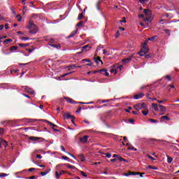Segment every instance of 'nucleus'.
I'll return each mask as SVG.
<instances>
[{
  "label": "nucleus",
  "mask_w": 179,
  "mask_h": 179,
  "mask_svg": "<svg viewBox=\"0 0 179 179\" xmlns=\"http://www.w3.org/2000/svg\"><path fill=\"white\" fill-rule=\"evenodd\" d=\"M149 52V48H148V41H145L143 44V48L140 50V52H138V55L140 57H143V54H148Z\"/></svg>",
  "instance_id": "1"
},
{
  "label": "nucleus",
  "mask_w": 179,
  "mask_h": 179,
  "mask_svg": "<svg viewBox=\"0 0 179 179\" xmlns=\"http://www.w3.org/2000/svg\"><path fill=\"white\" fill-rule=\"evenodd\" d=\"M144 14H145V17L144 18V22H149L150 20V17H152V11L145 9L144 10Z\"/></svg>",
  "instance_id": "2"
},
{
  "label": "nucleus",
  "mask_w": 179,
  "mask_h": 179,
  "mask_svg": "<svg viewBox=\"0 0 179 179\" xmlns=\"http://www.w3.org/2000/svg\"><path fill=\"white\" fill-rule=\"evenodd\" d=\"M134 108H135L136 111H139V110H146V104L145 103H137L134 106Z\"/></svg>",
  "instance_id": "3"
},
{
  "label": "nucleus",
  "mask_w": 179,
  "mask_h": 179,
  "mask_svg": "<svg viewBox=\"0 0 179 179\" xmlns=\"http://www.w3.org/2000/svg\"><path fill=\"white\" fill-rule=\"evenodd\" d=\"M22 88L24 90L26 93H29V94H34L35 93L34 90L29 87L23 86L22 87Z\"/></svg>",
  "instance_id": "4"
},
{
  "label": "nucleus",
  "mask_w": 179,
  "mask_h": 179,
  "mask_svg": "<svg viewBox=\"0 0 179 179\" xmlns=\"http://www.w3.org/2000/svg\"><path fill=\"white\" fill-rule=\"evenodd\" d=\"M97 72H99V73H102L103 75H105V76H109V73L107 71V69H103L99 71H94V73H97Z\"/></svg>",
  "instance_id": "5"
},
{
  "label": "nucleus",
  "mask_w": 179,
  "mask_h": 179,
  "mask_svg": "<svg viewBox=\"0 0 179 179\" xmlns=\"http://www.w3.org/2000/svg\"><path fill=\"white\" fill-rule=\"evenodd\" d=\"M29 30V33H31V34H36L37 31H38V28L37 27V25L35 24V27H32Z\"/></svg>",
  "instance_id": "6"
},
{
  "label": "nucleus",
  "mask_w": 179,
  "mask_h": 179,
  "mask_svg": "<svg viewBox=\"0 0 179 179\" xmlns=\"http://www.w3.org/2000/svg\"><path fill=\"white\" fill-rule=\"evenodd\" d=\"M32 27H36V24H34L33 21L30 20L28 23V25L27 26V29L30 30Z\"/></svg>",
  "instance_id": "7"
},
{
  "label": "nucleus",
  "mask_w": 179,
  "mask_h": 179,
  "mask_svg": "<svg viewBox=\"0 0 179 179\" xmlns=\"http://www.w3.org/2000/svg\"><path fill=\"white\" fill-rule=\"evenodd\" d=\"M89 139V136H84L83 138H80V141L83 143H87V140Z\"/></svg>",
  "instance_id": "8"
},
{
  "label": "nucleus",
  "mask_w": 179,
  "mask_h": 179,
  "mask_svg": "<svg viewBox=\"0 0 179 179\" xmlns=\"http://www.w3.org/2000/svg\"><path fill=\"white\" fill-rule=\"evenodd\" d=\"M132 58H134V57L133 56H130L128 58L122 59L123 64H128V62H131V61H132Z\"/></svg>",
  "instance_id": "9"
},
{
  "label": "nucleus",
  "mask_w": 179,
  "mask_h": 179,
  "mask_svg": "<svg viewBox=\"0 0 179 179\" xmlns=\"http://www.w3.org/2000/svg\"><path fill=\"white\" fill-rule=\"evenodd\" d=\"M143 96H145V94H143V93H138V94L134 95V99L136 100H139V99H142V97H143Z\"/></svg>",
  "instance_id": "10"
},
{
  "label": "nucleus",
  "mask_w": 179,
  "mask_h": 179,
  "mask_svg": "<svg viewBox=\"0 0 179 179\" xmlns=\"http://www.w3.org/2000/svg\"><path fill=\"white\" fill-rule=\"evenodd\" d=\"M64 118H65V120H69V118H73V115H71V114H69V113H66L63 115Z\"/></svg>",
  "instance_id": "11"
},
{
  "label": "nucleus",
  "mask_w": 179,
  "mask_h": 179,
  "mask_svg": "<svg viewBox=\"0 0 179 179\" xmlns=\"http://www.w3.org/2000/svg\"><path fill=\"white\" fill-rule=\"evenodd\" d=\"M159 108L161 113H166L167 111V108L163 105H159Z\"/></svg>",
  "instance_id": "12"
},
{
  "label": "nucleus",
  "mask_w": 179,
  "mask_h": 179,
  "mask_svg": "<svg viewBox=\"0 0 179 179\" xmlns=\"http://www.w3.org/2000/svg\"><path fill=\"white\" fill-rule=\"evenodd\" d=\"M64 173H65L64 171H61L60 173H58V171H56L55 172L56 178L59 179V177H61V176H62Z\"/></svg>",
  "instance_id": "13"
},
{
  "label": "nucleus",
  "mask_w": 179,
  "mask_h": 179,
  "mask_svg": "<svg viewBox=\"0 0 179 179\" xmlns=\"http://www.w3.org/2000/svg\"><path fill=\"white\" fill-rule=\"evenodd\" d=\"M65 100H66L67 103H70L71 104H75V101L69 97H65Z\"/></svg>",
  "instance_id": "14"
},
{
  "label": "nucleus",
  "mask_w": 179,
  "mask_h": 179,
  "mask_svg": "<svg viewBox=\"0 0 179 179\" xmlns=\"http://www.w3.org/2000/svg\"><path fill=\"white\" fill-rule=\"evenodd\" d=\"M50 47H52L53 48H56V50H61V45L59 44H52L50 45Z\"/></svg>",
  "instance_id": "15"
},
{
  "label": "nucleus",
  "mask_w": 179,
  "mask_h": 179,
  "mask_svg": "<svg viewBox=\"0 0 179 179\" xmlns=\"http://www.w3.org/2000/svg\"><path fill=\"white\" fill-rule=\"evenodd\" d=\"M34 50H36V48L33 47V46H30V48H26V50L27 52H29V54H31V52H33V51H34Z\"/></svg>",
  "instance_id": "16"
},
{
  "label": "nucleus",
  "mask_w": 179,
  "mask_h": 179,
  "mask_svg": "<svg viewBox=\"0 0 179 179\" xmlns=\"http://www.w3.org/2000/svg\"><path fill=\"white\" fill-rule=\"evenodd\" d=\"M94 61H95L96 64H100V62H101V64L103 65V62L101 61L100 57L94 58Z\"/></svg>",
  "instance_id": "17"
},
{
  "label": "nucleus",
  "mask_w": 179,
  "mask_h": 179,
  "mask_svg": "<svg viewBox=\"0 0 179 179\" xmlns=\"http://www.w3.org/2000/svg\"><path fill=\"white\" fill-rule=\"evenodd\" d=\"M152 107L154 109L155 111H159V106L156 103H152Z\"/></svg>",
  "instance_id": "18"
},
{
  "label": "nucleus",
  "mask_w": 179,
  "mask_h": 179,
  "mask_svg": "<svg viewBox=\"0 0 179 179\" xmlns=\"http://www.w3.org/2000/svg\"><path fill=\"white\" fill-rule=\"evenodd\" d=\"M161 120L162 121H164V120H166V121H170V117H169V114L165 116L161 117Z\"/></svg>",
  "instance_id": "19"
},
{
  "label": "nucleus",
  "mask_w": 179,
  "mask_h": 179,
  "mask_svg": "<svg viewBox=\"0 0 179 179\" xmlns=\"http://www.w3.org/2000/svg\"><path fill=\"white\" fill-rule=\"evenodd\" d=\"M41 138L40 137H34V136H30L29 137V141H40Z\"/></svg>",
  "instance_id": "20"
},
{
  "label": "nucleus",
  "mask_w": 179,
  "mask_h": 179,
  "mask_svg": "<svg viewBox=\"0 0 179 179\" xmlns=\"http://www.w3.org/2000/svg\"><path fill=\"white\" fill-rule=\"evenodd\" d=\"M148 169H150V170H159V167L153 166H151V165L148 166Z\"/></svg>",
  "instance_id": "21"
},
{
  "label": "nucleus",
  "mask_w": 179,
  "mask_h": 179,
  "mask_svg": "<svg viewBox=\"0 0 179 179\" xmlns=\"http://www.w3.org/2000/svg\"><path fill=\"white\" fill-rule=\"evenodd\" d=\"M144 110L142 111V114H143V115H148V114H149V110H148V108H145V109H143Z\"/></svg>",
  "instance_id": "22"
},
{
  "label": "nucleus",
  "mask_w": 179,
  "mask_h": 179,
  "mask_svg": "<svg viewBox=\"0 0 179 179\" xmlns=\"http://www.w3.org/2000/svg\"><path fill=\"white\" fill-rule=\"evenodd\" d=\"M79 159L81 160V162H85V160H86V158H85V156L82 154L79 155Z\"/></svg>",
  "instance_id": "23"
},
{
  "label": "nucleus",
  "mask_w": 179,
  "mask_h": 179,
  "mask_svg": "<svg viewBox=\"0 0 179 179\" xmlns=\"http://www.w3.org/2000/svg\"><path fill=\"white\" fill-rule=\"evenodd\" d=\"M129 176H139V172L135 173V172H131V171H129Z\"/></svg>",
  "instance_id": "24"
},
{
  "label": "nucleus",
  "mask_w": 179,
  "mask_h": 179,
  "mask_svg": "<svg viewBox=\"0 0 179 179\" xmlns=\"http://www.w3.org/2000/svg\"><path fill=\"white\" fill-rule=\"evenodd\" d=\"M18 45L20 47L24 48V47H28L29 44H27V43H20V44H18Z\"/></svg>",
  "instance_id": "25"
},
{
  "label": "nucleus",
  "mask_w": 179,
  "mask_h": 179,
  "mask_svg": "<svg viewBox=\"0 0 179 179\" xmlns=\"http://www.w3.org/2000/svg\"><path fill=\"white\" fill-rule=\"evenodd\" d=\"M50 171H51V169H49L48 171H45V172H42L41 174V176H47V174H48V173H50Z\"/></svg>",
  "instance_id": "26"
},
{
  "label": "nucleus",
  "mask_w": 179,
  "mask_h": 179,
  "mask_svg": "<svg viewBox=\"0 0 179 179\" xmlns=\"http://www.w3.org/2000/svg\"><path fill=\"white\" fill-rule=\"evenodd\" d=\"M71 73H66L63 75H62L60 77L58 78V80L61 79V78H65V76H68V75H70Z\"/></svg>",
  "instance_id": "27"
},
{
  "label": "nucleus",
  "mask_w": 179,
  "mask_h": 179,
  "mask_svg": "<svg viewBox=\"0 0 179 179\" xmlns=\"http://www.w3.org/2000/svg\"><path fill=\"white\" fill-rule=\"evenodd\" d=\"M12 41H13V40L6 39V40L4 41V44H9V43H12Z\"/></svg>",
  "instance_id": "28"
},
{
  "label": "nucleus",
  "mask_w": 179,
  "mask_h": 179,
  "mask_svg": "<svg viewBox=\"0 0 179 179\" xmlns=\"http://www.w3.org/2000/svg\"><path fill=\"white\" fill-rule=\"evenodd\" d=\"M155 38H156V36H152L151 38H148V40L145 41H155Z\"/></svg>",
  "instance_id": "29"
},
{
  "label": "nucleus",
  "mask_w": 179,
  "mask_h": 179,
  "mask_svg": "<svg viewBox=\"0 0 179 179\" xmlns=\"http://www.w3.org/2000/svg\"><path fill=\"white\" fill-rule=\"evenodd\" d=\"M17 50V46H12L10 48V50L13 52V51H16Z\"/></svg>",
  "instance_id": "30"
},
{
  "label": "nucleus",
  "mask_w": 179,
  "mask_h": 179,
  "mask_svg": "<svg viewBox=\"0 0 179 179\" xmlns=\"http://www.w3.org/2000/svg\"><path fill=\"white\" fill-rule=\"evenodd\" d=\"M8 174L1 173H0V178H3L4 177H8Z\"/></svg>",
  "instance_id": "31"
},
{
  "label": "nucleus",
  "mask_w": 179,
  "mask_h": 179,
  "mask_svg": "<svg viewBox=\"0 0 179 179\" xmlns=\"http://www.w3.org/2000/svg\"><path fill=\"white\" fill-rule=\"evenodd\" d=\"M172 162H173V158H171V157L167 156V162L171 163Z\"/></svg>",
  "instance_id": "32"
},
{
  "label": "nucleus",
  "mask_w": 179,
  "mask_h": 179,
  "mask_svg": "<svg viewBox=\"0 0 179 179\" xmlns=\"http://www.w3.org/2000/svg\"><path fill=\"white\" fill-rule=\"evenodd\" d=\"M78 33V31H73L69 36V37H73V36H75V34H76Z\"/></svg>",
  "instance_id": "33"
},
{
  "label": "nucleus",
  "mask_w": 179,
  "mask_h": 179,
  "mask_svg": "<svg viewBox=\"0 0 179 179\" xmlns=\"http://www.w3.org/2000/svg\"><path fill=\"white\" fill-rule=\"evenodd\" d=\"M64 164H59L56 166V169L58 170L59 169H61V167H63Z\"/></svg>",
  "instance_id": "34"
},
{
  "label": "nucleus",
  "mask_w": 179,
  "mask_h": 179,
  "mask_svg": "<svg viewBox=\"0 0 179 179\" xmlns=\"http://www.w3.org/2000/svg\"><path fill=\"white\" fill-rule=\"evenodd\" d=\"M88 47H89V45H85L84 47H83V48H81L82 52H83L84 51H86V48H87Z\"/></svg>",
  "instance_id": "35"
},
{
  "label": "nucleus",
  "mask_w": 179,
  "mask_h": 179,
  "mask_svg": "<svg viewBox=\"0 0 179 179\" xmlns=\"http://www.w3.org/2000/svg\"><path fill=\"white\" fill-rule=\"evenodd\" d=\"M46 122H48V124L49 125H51V127H57V125H55V124H53L52 122H50V121H46Z\"/></svg>",
  "instance_id": "36"
},
{
  "label": "nucleus",
  "mask_w": 179,
  "mask_h": 179,
  "mask_svg": "<svg viewBox=\"0 0 179 179\" xmlns=\"http://www.w3.org/2000/svg\"><path fill=\"white\" fill-rule=\"evenodd\" d=\"M163 78L167 79V80H169V82H170V80H171V77H170V76H166Z\"/></svg>",
  "instance_id": "37"
},
{
  "label": "nucleus",
  "mask_w": 179,
  "mask_h": 179,
  "mask_svg": "<svg viewBox=\"0 0 179 179\" xmlns=\"http://www.w3.org/2000/svg\"><path fill=\"white\" fill-rule=\"evenodd\" d=\"M68 169H71V170H75L76 169L75 166L72 165H67Z\"/></svg>",
  "instance_id": "38"
},
{
  "label": "nucleus",
  "mask_w": 179,
  "mask_h": 179,
  "mask_svg": "<svg viewBox=\"0 0 179 179\" xmlns=\"http://www.w3.org/2000/svg\"><path fill=\"white\" fill-rule=\"evenodd\" d=\"M18 22H22V17L20 15H16Z\"/></svg>",
  "instance_id": "39"
},
{
  "label": "nucleus",
  "mask_w": 179,
  "mask_h": 179,
  "mask_svg": "<svg viewBox=\"0 0 179 179\" xmlns=\"http://www.w3.org/2000/svg\"><path fill=\"white\" fill-rule=\"evenodd\" d=\"M66 153H67V155H69V156H71V157H73L75 159V160H76V157H75V155H72L70 152H66Z\"/></svg>",
  "instance_id": "40"
},
{
  "label": "nucleus",
  "mask_w": 179,
  "mask_h": 179,
  "mask_svg": "<svg viewBox=\"0 0 179 179\" xmlns=\"http://www.w3.org/2000/svg\"><path fill=\"white\" fill-rule=\"evenodd\" d=\"M129 150H134L135 152H136L137 149L134 148V147H130L127 148Z\"/></svg>",
  "instance_id": "41"
},
{
  "label": "nucleus",
  "mask_w": 179,
  "mask_h": 179,
  "mask_svg": "<svg viewBox=\"0 0 179 179\" xmlns=\"http://www.w3.org/2000/svg\"><path fill=\"white\" fill-rule=\"evenodd\" d=\"M117 69L110 70V73H115V74H117Z\"/></svg>",
  "instance_id": "42"
},
{
  "label": "nucleus",
  "mask_w": 179,
  "mask_h": 179,
  "mask_svg": "<svg viewBox=\"0 0 179 179\" xmlns=\"http://www.w3.org/2000/svg\"><path fill=\"white\" fill-rule=\"evenodd\" d=\"M76 26H77L78 27H80V26H83V22H78V23L76 24Z\"/></svg>",
  "instance_id": "43"
},
{
  "label": "nucleus",
  "mask_w": 179,
  "mask_h": 179,
  "mask_svg": "<svg viewBox=\"0 0 179 179\" xmlns=\"http://www.w3.org/2000/svg\"><path fill=\"white\" fill-rule=\"evenodd\" d=\"M120 23H127V20L125 19V17H123V19L122 20L120 21Z\"/></svg>",
  "instance_id": "44"
},
{
  "label": "nucleus",
  "mask_w": 179,
  "mask_h": 179,
  "mask_svg": "<svg viewBox=\"0 0 179 179\" xmlns=\"http://www.w3.org/2000/svg\"><path fill=\"white\" fill-rule=\"evenodd\" d=\"M80 174L83 176V177H87V175H86V173H85L83 171H80Z\"/></svg>",
  "instance_id": "45"
},
{
  "label": "nucleus",
  "mask_w": 179,
  "mask_h": 179,
  "mask_svg": "<svg viewBox=\"0 0 179 179\" xmlns=\"http://www.w3.org/2000/svg\"><path fill=\"white\" fill-rule=\"evenodd\" d=\"M4 131L5 130L3 129V128H0V135H3Z\"/></svg>",
  "instance_id": "46"
},
{
  "label": "nucleus",
  "mask_w": 179,
  "mask_h": 179,
  "mask_svg": "<svg viewBox=\"0 0 179 179\" xmlns=\"http://www.w3.org/2000/svg\"><path fill=\"white\" fill-rule=\"evenodd\" d=\"M83 64H85V62H90V60L84 59L82 60Z\"/></svg>",
  "instance_id": "47"
},
{
  "label": "nucleus",
  "mask_w": 179,
  "mask_h": 179,
  "mask_svg": "<svg viewBox=\"0 0 179 179\" xmlns=\"http://www.w3.org/2000/svg\"><path fill=\"white\" fill-rule=\"evenodd\" d=\"M83 17V13L78 15V19L80 20Z\"/></svg>",
  "instance_id": "48"
},
{
  "label": "nucleus",
  "mask_w": 179,
  "mask_h": 179,
  "mask_svg": "<svg viewBox=\"0 0 179 179\" xmlns=\"http://www.w3.org/2000/svg\"><path fill=\"white\" fill-rule=\"evenodd\" d=\"M138 17H141V18H143V20H145V19H146V17H145V15H143V14H140V15H138Z\"/></svg>",
  "instance_id": "49"
},
{
  "label": "nucleus",
  "mask_w": 179,
  "mask_h": 179,
  "mask_svg": "<svg viewBox=\"0 0 179 179\" xmlns=\"http://www.w3.org/2000/svg\"><path fill=\"white\" fill-rule=\"evenodd\" d=\"M119 160H120V162H127L125 159H124V158H122V157H119Z\"/></svg>",
  "instance_id": "50"
},
{
  "label": "nucleus",
  "mask_w": 179,
  "mask_h": 179,
  "mask_svg": "<svg viewBox=\"0 0 179 179\" xmlns=\"http://www.w3.org/2000/svg\"><path fill=\"white\" fill-rule=\"evenodd\" d=\"M105 155L106 156V157H108V159H110V157H111V154L110 153H106Z\"/></svg>",
  "instance_id": "51"
},
{
  "label": "nucleus",
  "mask_w": 179,
  "mask_h": 179,
  "mask_svg": "<svg viewBox=\"0 0 179 179\" xmlns=\"http://www.w3.org/2000/svg\"><path fill=\"white\" fill-rule=\"evenodd\" d=\"M131 110H132L131 107H129L128 109H125L126 113H129V111H131Z\"/></svg>",
  "instance_id": "52"
},
{
  "label": "nucleus",
  "mask_w": 179,
  "mask_h": 179,
  "mask_svg": "<svg viewBox=\"0 0 179 179\" xmlns=\"http://www.w3.org/2000/svg\"><path fill=\"white\" fill-rule=\"evenodd\" d=\"M62 159H63V160H69V157L64 156L62 157Z\"/></svg>",
  "instance_id": "53"
},
{
  "label": "nucleus",
  "mask_w": 179,
  "mask_h": 179,
  "mask_svg": "<svg viewBox=\"0 0 179 179\" xmlns=\"http://www.w3.org/2000/svg\"><path fill=\"white\" fill-rule=\"evenodd\" d=\"M148 1H149V0H140V2H141V3H145L148 2Z\"/></svg>",
  "instance_id": "54"
},
{
  "label": "nucleus",
  "mask_w": 179,
  "mask_h": 179,
  "mask_svg": "<svg viewBox=\"0 0 179 179\" xmlns=\"http://www.w3.org/2000/svg\"><path fill=\"white\" fill-rule=\"evenodd\" d=\"M21 40H24V41L29 40V37H22V38H21Z\"/></svg>",
  "instance_id": "55"
},
{
  "label": "nucleus",
  "mask_w": 179,
  "mask_h": 179,
  "mask_svg": "<svg viewBox=\"0 0 179 179\" xmlns=\"http://www.w3.org/2000/svg\"><path fill=\"white\" fill-rule=\"evenodd\" d=\"M148 159H150V160L155 161V158H153L152 156L148 155Z\"/></svg>",
  "instance_id": "56"
},
{
  "label": "nucleus",
  "mask_w": 179,
  "mask_h": 179,
  "mask_svg": "<svg viewBox=\"0 0 179 179\" xmlns=\"http://www.w3.org/2000/svg\"><path fill=\"white\" fill-rule=\"evenodd\" d=\"M115 37L117 38V37H119L120 36V31H117V32H116V34H115Z\"/></svg>",
  "instance_id": "57"
},
{
  "label": "nucleus",
  "mask_w": 179,
  "mask_h": 179,
  "mask_svg": "<svg viewBox=\"0 0 179 179\" xmlns=\"http://www.w3.org/2000/svg\"><path fill=\"white\" fill-rule=\"evenodd\" d=\"M117 69H119L120 71H121L122 69V65H119L117 66Z\"/></svg>",
  "instance_id": "58"
},
{
  "label": "nucleus",
  "mask_w": 179,
  "mask_h": 179,
  "mask_svg": "<svg viewBox=\"0 0 179 179\" xmlns=\"http://www.w3.org/2000/svg\"><path fill=\"white\" fill-rule=\"evenodd\" d=\"M150 122H157V120H154V119H150Z\"/></svg>",
  "instance_id": "59"
},
{
  "label": "nucleus",
  "mask_w": 179,
  "mask_h": 179,
  "mask_svg": "<svg viewBox=\"0 0 179 179\" xmlns=\"http://www.w3.org/2000/svg\"><path fill=\"white\" fill-rule=\"evenodd\" d=\"M140 26H142L143 27L146 28V26L145 25V24L143 22H141Z\"/></svg>",
  "instance_id": "60"
},
{
  "label": "nucleus",
  "mask_w": 179,
  "mask_h": 179,
  "mask_svg": "<svg viewBox=\"0 0 179 179\" xmlns=\"http://www.w3.org/2000/svg\"><path fill=\"white\" fill-rule=\"evenodd\" d=\"M36 157L37 159H42L43 157H41V155H37Z\"/></svg>",
  "instance_id": "61"
},
{
  "label": "nucleus",
  "mask_w": 179,
  "mask_h": 179,
  "mask_svg": "<svg viewBox=\"0 0 179 179\" xmlns=\"http://www.w3.org/2000/svg\"><path fill=\"white\" fill-rule=\"evenodd\" d=\"M61 149L62 150V152H66V150H65V148H64V146H61Z\"/></svg>",
  "instance_id": "62"
},
{
  "label": "nucleus",
  "mask_w": 179,
  "mask_h": 179,
  "mask_svg": "<svg viewBox=\"0 0 179 179\" xmlns=\"http://www.w3.org/2000/svg\"><path fill=\"white\" fill-rule=\"evenodd\" d=\"M81 110H82V108H78L76 113H80Z\"/></svg>",
  "instance_id": "63"
},
{
  "label": "nucleus",
  "mask_w": 179,
  "mask_h": 179,
  "mask_svg": "<svg viewBox=\"0 0 179 179\" xmlns=\"http://www.w3.org/2000/svg\"><path fill=\"white\" fill-rule=\"evenodd\" d=\"M35 178H36V176H34L29 177V179H35Z\"/></svg>",
  "instance_id": "64"
}]
</instances>
